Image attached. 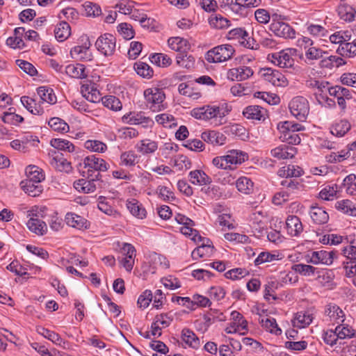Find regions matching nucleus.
<instances>
[{
	"mask_svg": "<svg viewBox=\"0 0 356 356\" xmlns=\"http://www.w3.org/2000/svg\"><path fill=\"white\" fill-rule=\"evenodd\" d=\"M48 124L54 131L63 134L67 133L70 129L69 125L59 118H51Z\"/></svg>",
	"mask_w": 356,
	"mask_h": 356,
	"instance_id": "nucleus-48",
	"label": "nucleus"
},
{
	"mask_svg": "<svg viewBox=\"0 0 356 356\" xmlns=\"http://www.w3.org/2000/svg\"><path fill=\"white\" fill-rule=\"evenodd\" d=\"M24 191L31 197L39 196L43 188L40 183H34L33 181L24 180L21 182Z\"/></svg>",
	"mask_w": 356,
	"mask_h": 356,
	"instance_id": "nucleus-32",
	"label": "nucleus"
},
{
	"mask_svg": "<svg viewBox=\"0 0 356 356\" xmlns=\"http://www.w3.org/2000/svg\"><path fill=\"white\" fill-rule=\"evenodd\" d=\"M338 192L337 185L334 184L332 186H326L319 193L318 197L326 201L333 200L337 197Z\"/></svg>",
	"mask_w": 356,
	"mask_h": 356,
	"instance_id": "nucleus-50",
	"label": "nucleus"
},
{
	"mask_svg": "<svg viewBox=\"0 0 356 356\" xmlns=\"http://www.w3.org/2000/svg\"><path fill=\"white\" fill-rule=\"evenodd\" d=\"M291 49L282 50L268 55V60L281 68L293 69L295 60L291 54Z\"/></svg>",
	"mask_w": 356,
	"mask_h": 356,
	"instance_id": "nucleus-8",
	"label": "nucleus"
},
{
	"mask_svg": "<svg viewBox=\"0 0 356 356\" xmlns=\"http://www.w3.org/2000/svg\"><path fill=\"white\" fill-rule=\"evenodd\" d=\"M325 314L331 321L337 323L344 321L345 314L342 309L336 304L330 303L326 306Z\"/></svg>",
	"mask_w": 356,
	"mask_h": 356,
	"instance_id": "nucleus-24",
	"label": "nucleus"
},
{
	"mask_svg": "<svg viewBox=\"0 0 356 356\" xmlns=\"http://www.w3.org/2000/svg\"><path fill=\"white\" fill-rule=\"evenodd\" d=\"M342 251L343 256L348 260L343 262L346 274L348 277L354 276L356 274V247L354 244L350 243Z\"/></svg>",
	"mask_w": 356,
	"mask_h": 356,
	"instance_id": "nucleus-10",
	"label": "nucleus"
},
{
	"mask_svg": "<svg viewBox=\"0 0 356 356\" xmlns=\"http://www.w3.org/2000/svg\"><path fill=\"white\" fill-rule=\"evenodd\" d=\"M234 52L230 44L218 45L207 52L205 59L209 63H221L230 59Z\"/></svg>",
	"mask_w": 356,
	"mask_h": 356,
	"instance_id": "nucleus-2",
	"label": "nucleus"
},
{
	"mask_svg": "<svg viewBox=\"0 0 356 356\" xmlns=\"http://www.w3.org/2000/svg\"><path fill=\"white\" fill-rule=\"evenodd\" d=\"M291 113L298 120L303 122L309 113V104L307 99L301 96L293 97L289 104Z\"/></svg>",
	"mask_w": 356,
	"mask_h": 356,
	"instance_id": "nucleus-5",
	"label": "nucleus"
},
{
	"mask_svg": "<svg viewBox=\"0 0 356 356\" xmlns=\"http://www.w3.org/2000/svg\"><path fill=\"white\" fill-rule=\"evenodd\" d=\"M84 147L91 152L103 153L106 151L107 145L97 140H88L84 143Z\"/></svg>",
	"mask_w": 356,
	"mask_h": 356,
	"instance_id": "nucleus-54",
	"label": "nucleus"
},
{
	"mask_svg": "<svg viewBox=\"0 0 356 356\" xmlns=\"http://www.w3.org/2000/svg\"><path fill=\"white\" fill-rule=\"evenodd\" d=\"M26 175L27 179L26 180L33 181L34 183H40L44 179V175L42 170L36 165H29L26 168Z\"/></svg>",
	"mask_w": 356,
	"mask_h": 356,
	"instance_id": "nucleus-35",
	"label": "nucleus"
},
{
	"mask_svg": "<svg viewBox=\"0 0 356 356\" xmlns=\"http://www.w3.org/2000/svg\"><path fill=\"white\" fill-rule=\"evenodd\" d=\"M309 215L312 221L316 225H323L327 222L329 215L323 209V208L312 206L309 211Z\"/></svg>",
	"mask_w": 356,
	"mask_h": 356,
	"instance_id": "nucleus-25",
	"label": "nucleus"
},
{
	"mask_svg": "<svg viewBox=\"0 0 356 356\" xmlns=\"http://www.w3.org/2000/svg\"><path fill=\"white\" fill-rule=\"evenodd\" d=\"M188 177L190 181L193 184L202 186L208 185L211 183V178L201 170L191 171Z\"/></svg>",
	"mask_w": 356,
	"mask_h": 356,
	"instance_id": "nucleus-28",
	"label": "nucleus"
},
{
	"mask_svg": "<svg viewBox=\"0 0 356 356\" xmlns=\"http://www.w3.org/2000/svg\"><path fill=\"white\" fill-rule=\"evenodd\" d=\"M226 158L228 160L230 168L232 165H237L243 163L248 159L247 153L237 149H232L228 151Z\"/></svg>",
	"mask_w": 356,
	"mask_h": 356,
	"instance_id": "nucleus-31",
	"label": "nucleus"
},
{
	"mask_svg": "<svg viewBox=\"0 0 356 356\" xmlns=\"http://www.w3.org/2000/svg\"><path fill=\"white\" fill-rule=\"evenodd\" d=\"M253 70L247 66H241L230 69L227 74V78L232 81H241L253 75Z\"/></svg>",
	"mask_w": 356,
	"mask_h": 356,
	"instance_id": "nucleus-17",
	"label": "nucleus"
},
{
	"mask_svg": "<svg viewBox=\"0 0 356 356\" xmlns=\"http://www.w3.org/2000/svg\"><path fill=\"white\" fill-rule=\"evenodd\" d=\"M297 154V149L288 145H281L271 150V155L278 159H292Z\"/></svg>",
	"mask_w": 356,
	"mask_h": 356,
	"instance_id": "nucleus-19",
	"label": "nucleus"
},
{
	"mask_svg": "<svg viewBox=\"0 0 356 356\" xmlns=\"http://www.w3.org/2000/svg\"><path fill=\"white\" fill-rule=\"evenodd\" d=\"M338 51L342 56L348 57H353L356 55V38L353 40V42H346L341 45V48L338 49Z\"/></svg>",
	"mask_w": 356,
	"mask_h": 356,
	"instance_id": "nucleus-62",
	"label": "nucleus"
},
{
	"mask_svg": "<svg viewBox=\"0 0 356 356\" xmlns=\"http://www.w3.org/2000/svg\"><path fill=\"white\" fill-rule=\"evenodd\" d=\"M350 129V124L347 120H341L331 129V133L338 137L343 136Z\"/></svg>",
	"mask_w": 356,
	"mask_h": 356,
	"instance_id": "nucleus-56",
	"label": "nucleus"
},
{
	"mask_svg": "<svg viewBox=\"0 0 356 356\" xmlns=\"http://www.w3.org/2000/svg\"><path fill=\"white\" fill-rule=\"evenodd\" d=\"M37 332L39 334L42 335L44 338L50 340L55 344H60L62 341V339L58 334L44 327H38Z\"/></svg>",
	"mask_w": 356,
	"mask_h": 356,
	"instance_id": "nucleus-55",
	"label": "nucleus"
},
{
	"mask_svg": "<svg viewBox=\"0 0 356 356\" xmlns=\"http://www.w3.org/2000/svg\"><path fill=\"white\" fill-rule=\"evenodd\" d=\"M335 208L346 214L356 216V206L349 200L337 202Z\"/></svg>",
	"mask_w": 356,
	"mask_h": 356,
	"instance_id": "nucleus-42",
	"label": "nucleus"
},
{
	"mask_svg": "<svg viewBox=\"0 0 356 356\" xmlns=\"http://www.w3.org/2000/svg\"><path fill=\"white\" fill-rule=\"evenodd\" d=\"M261 3V0H235L232 10L237 14L246 16L248 8L257 7Z\"/></svg>",
	"mask_w": 356,
	"mask_h": 356,
	"instance_id": "nucleus-20",
	"label": "nucleus"
},
{
	"mask_svg": "<svg viewBox=\"0 0 356 356\" xmlns=\"http://www.w3.org/2000/svg\"><path fill=\"white\" fill-rule=\"evenodd\" d=\"M149 60L152 63L163 67L169 66L172 63L171 58L168 55L161 53L152 54Z\"/></svg>",
	"mask_w": 356,
	"mask_h": 356,
	"instance_id": "nucleus-53",
	"label": "nucleus"
},
{
	"mask_svg": "<svg viewBox=\"0 0 356 356\" xmlns=\"http://www.w3.org/2000/svg\"><path fill=\"white\" fill-rule=\"evenodd\" d=\"M144 115H145L143 112H129V113L124 115L122 119L124 123L139 124L143 122L142 120Z\"/></svg>",
	"mask_w": 356,
	"mask_h": 356,
	"instance_id": "nucleus-60",
	"label": "nucleus"
},
{
	"mask_svg": "<svg viewBox=\"0 0 356 356\" xmlns=\"http://www.w3.org/2000/svg\"><path fill=\"white\" fill-rule=\"evenodd\" d=\"M314 318V312L313 309H308L305 311L298 312L294 314L292 320L293 327L298 328H305L308 327Z\"/></svg>",
	"mask_w": 356,
	"mask_h": 356,
	"instance_id": "nucleus-14",
	"label": "nucleus"
},
{
	"mask_svg": "<svg viewBox=\"0 0 356 356\" xmlns=\"http://www.w3.org/2000/svg\"><path fill=\"white\" fill-rule=\"evenodd\" d=\"M64 72L74 79H84L87 76L85 66L80 63L70 64L65 66Z\"/></svg>",
	"mask_w": 356,
	"mask_h": 356,
	"instance_id": "nucleus-26",
	"label": "nucleus"
},
{
	"mask_svg": "<svg viewBox=\"0 0 356 356\" xmlns=\"http://www.w3.org/2000/svg\"><path fill=\"white\" fill-rule=\"evenodd\" d=\"M38 95L42 102L53 104L56 102V97L54 90L47 86H40L37 89Z\"/></svg>",
	"mask_w": 356,
	"mask_h": 356,
	"instance_id": "nucleus-39",
	"label": "nucleus"
},
{
	"mask_svg": "<svg viewBox=\"0 0 356 356\" xmlns=\"http://www.w3.org/2000/svg\"><path fill=\"white\" fill-rule=\"evenodd\" d=\"M338 15L341 19L351 22L355 18V10L354 8L348 4H341L337 8Z\"/></svg>",
	"mask_w": 356,
	"mask_h": 356,
	"instance_id": "nucleus-45",
	"label": "nucleus"
},
{
	"mask_svg": "<svg viewBox=\"0 0 356 356\" xmlns=\"http://www.w3.org/2000/svg\"><path fill=\"white\" fill-rule=\"evenodd\" d=\"M226 38L228 40H238L245 47L254 49V40L249 36L248 33L243 28H236L230 30Z\"/></svg>",
	"mask_w": 356,
	"mask_h": 356,
	"instance_id": "nucleus-12",
	"label": "nucleus"
},
{
	"mask_svg": "<svg viewBox=\"0 0 356 356\" xmlns=\"http://www.w3.org/2000/svg\"><path fill=\"white\" fill-rule=\"evenodd\" d=\"M181 338L189 347L197 349L200 347V339L196 334L188 328H184L181 331Z\"/></svg>",
	"mask_w": 356,
	"mask_h": 356,
	"instance_id": "nucleus-29",
	"label": "nucleus"
},
{
	"mask_svg": "<svg viewBox=\"0 0 356 356\" xmlns=\"http://www.w3.org/2000/svg\"><path fill=\"white\" fill-rule=\"evenodd\" d=\"M1 120L4 123L17 126L24 121V118L15 112H4Z\"/></svg>",
	"mask_w": 356,
	"mask_h": 356,
	"instance_id": "nucleus-59",
	"label": "nucleus"
},
{
	"mask_svg": "<svg viewBox=\"0 0 356 356\" xmlns=\"http://www.w3.org/2000/svg\"><path fill=\"white\" fill-rule=\"evenodd\" d=\"M231 316L234 321L232 323L234 326V331H238L241 334H244L248 331L247 321L241 314L236 311L232 312Z\"/></svg>",
	"mask_w": 356,
	"mask_h": 356,
	"instance_id": "nucleus-33",
	"label": "nucleus"
},
{
	"mask_svg": "<svg viewBox=\"0 0 356 356\" xmlns=\"http://www.w3.org/2000/svg\"><path fill=\"white\" fill-rule=\"evenodd\" d=\"M229 110L226 106L205 105L202 107L193 108L191 114L198 120H209L213 118H222L226 116Z\"/></svg>",
	"mask_w": 356,
	"mask_h": 356,
	"instance_id": "nucleus-1",
	"label": "nucleus"
},
{
	"mask_svg": "<svg viewBox=\"0 0 356 356\" xmlns=\"http://www.w3.org/2000/svg\"><path fill=\"white\" fill-rule=\"evenodd\" d=\"M144 97L153 112H159L165 108L162 104L165 98L164 92L158 88H149L144 91Z\"/></svg>",
	"mask_w": 356,
	"mask_h": 356,
	"instance_id": "nucleus-3",
	"label": "nucleus"
},
{
	"mask_svg": "<svg viewBox=\"0 0 356 356\" xmlns=\"http://www.w3.org/2000/svg\"><path fill=\"white\" fill-rule=\"evenodd\" d=\"M345 64V61L341 57L336 56H330L321 61V66L332 69L333 67H338Z\"/></svg>",
	"mask_w": 356,
	"mask_h": 356,
	"instance_id": "nucleus-57",
	"label": "nucleus"
},
{
	"mask_svg": "<svg viewBox=\"0 0 356 356\" xmlns=\"http://www.w3.org/2000/svg\"><path fill=\"white\" fill-rule=\"evenodd\" d=\"M134 69L136 73L144 78L149 79L153 76V70L144 62L138 61L134 64Z\"/></svg>",
	"mask_w": 356,
	"mask_h": 356,
	"instance_id": "nucleus-52",
	"label": "nucleus"
},
{
	"mask_svg": "<svg viewBox=\"0 0 356 356\" xmlns=\"http://www.w3.org/2000/svg\"><path fill=\"white\" fill-rule=\"evenodd\" d=\"M21 102L23 106L32 114L42 115L44 113L43 108L39 106H36L35 100L27 96L21 97Z\"/></svg>",
	"mask_w": 356,
	"mask_h": 356,
	"instance_id": "nucleus-43",
	"label": "nucleus"
},
{
	"mask_svg": "<svg viewBox=\"0 0 356 356\" xmlns=\"http://www.w3.org/2000/svg\"><path fill=\"white\" fill-rule=\"evenodd\" d=\"M170 48L179 53L185 52L190 49L188 42L180 37L170 38L168 40Z\"/></svg>",
	"mask_w": 356,
	"mask_h": 356,
	"instance_id": "nucleus-30",
	"label": "nucleus"
},
{
	"mask_svg": "<svg viewBox=\"0 0 356 356\" xmlns=\"http://www.w3.org/2000/svg\"><path fill=\"white\" fill-rule=\"evenodd\" d=\"M177 64L183 68L191 69L195 65V58L193 56L188 55L186 51L178 53L176 56Z\"/></svg>",
	"mask_w": 356,
	"mask_h": 356,
	"instance_id": "nucleus-41",
	"label": "nucleus"
},
{
	"mask_svg": "<svg viewBox=\"0 0 356 356\" xmlns=\"http://www.w3.org/2000/svg\"><path fill=\"white\" fill-rule=\"evenodd\" d=\"M27 216L30 217L26 225L30 231L37 235L42 236L47 231L46 223L39 219V216L35 212L34 209L28 211Z\"/></svg>",
	"mask_w": 356,
	"mask_h": 356,
	"instance_id": "nucleus-13",
	"label": "nucleus"
},
{
	"mask_svg": "<svg viewBox=\"0 0 356 356\" xmlns=\"http://www.w3.org/2000/svg\"><path fill=\"white\" fill-rule=\"evenodd\" d=\"M201 138L208 144L213 146L222 145L225 143V136L215 130H207L202 133Z\"/></svg>",
	"mask_w": 356,
	"mask_h": 356,
	"instance_id": "nucleus-18",
	"label": "nucleus"
},
{
	"mask_svg": "<svg viewBox=\"0 0 356 356\" xmlns=\"http://www.w3.org/2000/svg\"><path fill=\"white\" fill-rule=\"evenodd\" d=\"M261 76L266 81L275 86L285 87L288 85V80L280 71L272 68L261 70Z\"/></svg>",
	"mask_w": 356,
	"mask_h": 356,
	"instance_id": "nucleus-11",
	"label": "nucleus"
},
{
	"mask_svg": "<svg viewBox=\"0 0 356 356\" xmlns=\"http://www.w3.org/2000/svg\"><path fill=\"white\" fill-rule=\"evenodd\" d=\"M280 132L282 133L280 138L284 142H286L291 145H297L301 141L299 135L294 131H286Z\"/></svg>",
	"mask_w": 356,
	"mask_h": 356,
	"instance_id": "nucleus-63",
	"label": "nucleus"
},
{
	"mask_svg": "<svg viewBox=\"0 0 356 356\" xmlns=\"http://www.w3.org/2000/svg\"><path fill=\"white\" fill-rule=\"evenodd\" d=\"M51 164L58 171L60 172H69L71 171L72 167L70 162L67 161L63 156V154H58L55 156L52 161H51Z\"/></svg>",
	"mask_w": 356,
	"mask_h": 356,
	"instance_id": "nucleus-40",
	"label": "nucleus"
},
{
	"mask_svg": "<svg viewBox=\"0 0 356 356\" xmlns=\"http://www.w3.org/2000/svg\"><path fill=\"white\" fill-rule=\"evenodd\" d=\"M50 145L58 149L72 152L74 150V145L70 141L61 138H53L50 141Z\"/></svg>",
	"mask_w": 356,
	"mask_h": 356,
	"instance_id": "nucleus-49",
	"label": "nucleus"
},
{
	"mask_svg": "<svg viewBox=\"0 0 356 356\" xmlns=\"http://www.w3.org/2000/svg\"><path fill=\"white\" fill-rule=\"evenodd\" d=\"M259 321L261 326L270 333L275 335H280L282 334V330L278 327L276 320L274 318H261Z\"/></svg>",
	"mask_w": 356,
	"mask_h": 356,
	"instance_id": "nucleus-36",
	"label": "nucleus"
},
{
	"mask_svg": "<svg viewBox=\"0 0 356 356\" xmlns=\"http://www.w3.org/2000/svg\"><path fill=\"white\" fill-rule=\"evenodd\" d=\"M209 24L211 27L216 29H224L230 26V21L221 15H211L209 18Z\"/></svg>",
	"mask_w": 356,
	"mask_h": 356,
	"instance_id": "nucleus-37",
	"label": "nucleus"
},
{
	"mask_svg": "<svg viewBox=\"0 0 356 356\" xmlns=\"http://www.w3.org/2000/svg\"><path fill=\"white\" fill-rule=\"evenodd\" d=\"M102 102L105 107L113 111H120L122 108V104L120 100L113 95L103 97Z\"/></svg>",
	"mask_w": 356,
	"mask_h": 356,
	"instance_id": "nucleus-46",
	"label": "nucleus"
},
{
	"mask_svg": "<svg viewBox=\"0 0 356 356\" xmlns=\"http://www.w3.org/2000/svg\"><path fill=\"white\" fill-rule=\"evenodd\" d=\"M126 204L127 209L134 216L139 219H143L146 217L147 211L145 209L137 200H128Z\"/></svg>",
	"mask_w": 356,
	"mask_h": 356,
	"instance_id": "nucleus-27",
	"label": "nucleus"
},
{
	"mask_svg": "<svg viewBox=\"0 0 356 356\" xmlns=\"http://www.w3.org/2000/svg\"><path fill=\"white\" fill-rule=\"evenodd\" d=\"M271 18L272 22L269 29L275 35L285 39L296 37L295 30L289 24L280 21L281 15L273 14Z\"/></svg>",
	"mask_w": 356,
	"mask_h": 356,
	"instance_id": "nucleus-4",
	"label": "nucleus"
},
{
	"mask_svg": "<svg viewBox=\"0 0 356 356\" xmlns=\"http://www.w3.org/2000/svg\"><path fill=\"white\" fill-rule=\"evenodd\" d=\"M65 221L69 226L78 229H87L90 226L86 218L74 213H67L65 215Z\"/></svg>",
	"mask_w": 356,
	"mask_h": 356,
	"instance_id": "nucleus-21",
	"label": "nucleus"
},
{
	"mask_svg": "<svg viewBox=\"0 0 356 356\" xmlns=\"http://www.w3.org/2000/svg\"><path fill=\"white\" fill-rule=\"evenodd\" d=\"M137 149L143 154H152L158 149V143L156 141L146 138L140 141L137 145Z\"/></svg>",
	"mask_w": 356,
	"mask_h": 356,
	"instance_id": "nucleus-38",
	"label": "nucleus"
},
{
	"mask_svg": "<svg viewBox=\"0 0 356 356\" xmlns=\"http://www.w3.org/2000/svg\"><path fill=\"white\" fill-rule=\"evenodd\" d=\"M83 165L84 168H87V177H92L95 172L100 174V172H106L109 168V165L102 158L95 155H90L85 157L83 163L80 165Z\"/></svg>",
	"mask_w": 356,
	"mask_h": 356,
	"instance_id": "nucleus-6",
	"label": "nucleus"
},
{
	"mask_svg": "<svg viewBox=\"0 0 356 356\" xmlns=\"http://www.w3.org/2000/svg\"><path fill=\"white\" fill-rule=\"evenodd\" d=\"M200 192L205 195L206 198L211 200H217L222 195L220 188L216 185H205Z\"/></svg>",
	"mask_w": 356,
	"mask_h": 356,
	"instance_id": "nucleus-47",
	"label": "nucleus"
},
{
	"mask_svg": "<svg viewBox=\"0 0 356 356\" xmlns=\"http://www.w3.org/2000/svg\"><path fill=\"white\" fill-rule=\"evenodd\" d=\"M280 184L284 187L282 191L283 201H288L297 197L303 188V184L300 182L291 179L282 180Z\"/></svg>",
	"mask_w": 356,
	"mask_h": 356,
	"instance_id": "nucleus-9",
	"label": "nucleus"
},
{
	"mask_svg": "<svg viewBox=\"0 0 356 356\" xmlns=\"http://www.w3.org/2000/svg\"><path fill=\"white\" fill-rule=\"evenodd\" d=\"M292 269L304 276H311L315 274L316 268L307 264H297L292 266Z\"/></svg>",
	"mask_w": 356,
	"mask_h": 356,
	"instance_id": "nucleus-61",
	"label": "nucleus"
},
{
	"mask_svg": "<svg viewBox=\"0 0 356 356\" xmlns=\"http://www.w3.org/2000/svg\"><path fill=\"white\" fill-rule=\"evenodd\" d=\"M336 257V252L333 250L314 251L312 252L309 262L314 264H323L330 266L333 263V261Z\"/></svg>",
	"mask_w": 356,
	"mask_h": 356,
	"instance_id": "nucleus-16",
	"label": "nucleus"
},
{
	"mask_svg": "<svg viewBox=\"0 0 356 356\" xmlns=\"http://www.w3.org/2000/svg\"><path fill=\"white\" fill-rule=\"evenodd\" d=\"M118 31L126 40H131L134 37V31L131 24L121 23L118 26Z\"/></svg>",
	"mask_w": 356,
	"mask_h": 356,
	"instance_id": "nucleus-64",
	"label": "nucleus"
},
{
	"mask_svg": "<svg viewBox=\"0 0 356 356\" xmlns=\"http://www.w3.org/2000/svg\"><path fill=\"white\" fill-rule=\"evenodd\" d=\"M236 186L240 192L250 194L253 191L254 183L250 178L241 177L236 180Z\"/></svg>",
	"mask_w": 356,
	"mask_h": 356,
	"instance_id": "nucleus-44",
	"label": "nucleus"
},
{
	"mask_svg": "<svg viewBox=\"0 0 356 356\" xmlns=\"http://www.w3.org/2000/svg\"><path fill=\"white\" fill-rule=\"evenodd\" d=\"M81 92L88 101L92 103L99 102L103 98L96 83L92 81L83 83L81 87Z\"/></svg>",
	"mask_w": 356,
	"mask_h": 356,
	"instance_id": "nucleus-15",
	"label": "nucleus"
},
{
	"mask_svg": "<svg viewBox=\"0 0 356 356\" xmlns=\"http://www.w3.org/2000/svg\"><path fill=\"white\" fill-rule=\"evenodd\" d=\"M95 47L104 56H113L116 49V38L110 33L102 34L95 42Z\"/></svg>",
	"mask_w": 356,
	"mask_h": 356,
	"instance_id": "nucleus-7",
	"label": "nucleus"
},
{
	"mask_svg": "<svg viewBox=\"0 0 356 356\" xmlns=\"http://www.w3.org/2000/svg\"><path fill=\"white\" fill-rule=\"evenodd\" d=\"M287 232L291 236H298L303 229L300 218L296 216H289L286 220Z\"/></svg>",
	"mask_w": 356,
	"mask_h": 356,
	"instance_id": "nucleus-23",
	"label": "nucleus"
},
{
	"mask_svg": "<svg viewBox=\"0 0 356 356\" xmlns=\"http://www.w3.org/2000/svg\"><path fill=\"white\" fill-rule=\"evenodd\" d=\"M254 97L262 99L270 105L277 104L280 101V97L277 95L267 92H256L254 93Z\"/></svg>",
	"mask_w": 356,
	"mask_h": 356,
	"instance_id": "nucleus-58",
	"label": "nucleus"
},
{
	"mask_svg": "<svg viewBox=\"0 0 356 356\" xmlns=\"http://www.w3.org/2000/svg\"><path fill=\"white\" fill-rule=\"evenodd\" d=\"M56 39L59 42H63L71 35V28L66 22H60L54 29Z\"/></svg>",
	"mask_w": 356,
	"mask_h": 356,
	"instance_id": "nucleus-34",
	"label": "nucleus"
},
{
	"mask_svg": "<svg viewBox=\"0 0 356 356\" xmlns=\"http://www.w3.org/2000/svg\"><path fill=\"white\" fill-rule=\"evenodd\" d=\"M243 115L247 119L264 120L266 115V110L259 106H248L243 111Z\"/></svg>",
	"mask_w": 356,
	"mask_h": 356,
	"instance_id": "nucleus-22",
	"label": "nucleus"
},
{
	"mask_svg": "<svg viewBox=\"0 0 356 356\" xmlns=\"http://www.w3.org/2000/svg\"><path fill=\"white\" fill-rule=\"evenodd\" d=\"M213 250V246L210 244H204V241L202 244L196 248L191 254L193 259H197L206 255H210Z\"/></svg>",
	"mask_w": 356,
	"mask_h": 356,
	"instance_id": "nucleus-51",
	"label": "nucleus"
}]
</instances>
